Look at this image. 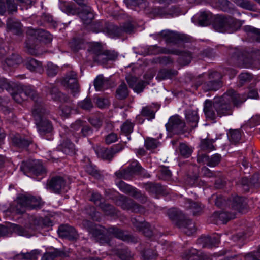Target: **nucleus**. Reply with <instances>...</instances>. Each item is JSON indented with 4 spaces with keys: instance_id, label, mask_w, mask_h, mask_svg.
Returning <instances> with one entry per match:
<instances>
[{
    "instance_id": "f257e3e1",
    "label": "nucleus",
    "mask_w": 260,
    "mask_h": 260,
    "mask_svg": "<svg viewBox=\"0 0 260 260\" xmlns=\"http://www.w3.org/2000/svg\"><path fill=\"white\" fill-rule=\"evenodd\" d=\"M233 111L232 104L224 99L223 95L215 96L213 101L206 100L204 103V112L206 118L211 120H215L217 116L232 115Z\"/></svg>"
},
{
    "instance_id": "f03ea898",
    "label": "nucleus",
    "mask_w": 260,
    "mask_h": 260,
    "mask_svg": "<svg viewBox=\"0 0 260 260\" xmlns=\"http://www.w3.org/2000/svg\"><path fill=\"white\" fill-rule=\"evenodd\" d=\"M60 7L63 12L67 14L79 15L85 25L91 24L94 18L90 7L82 1L78 2L76 4H68L66 1H61Z\"/></svg>"
},
{
    "instance_id": "7ed1b4c3",
    "label": "nucleus",
    "mask_w": 260,
    "mask_h": 260,
    "mask_svg": "<svg viewBox=\"0 0 260 260\" xmlns=\"http://www.w3.org/2000/svg\"><path fill=\"white\" fill-rule=\"evenodd\" d=\"M82 225L91 235V238L95 242L101 245H111L112 237L108 235L107 228L105 226L88 220H84Z\"/></svg>"
},
{
    "instance_id": "20e7f679",
    "label": "nucleus",
    "mask_w": 260,
    "mask_h": 260,
    "mask_svg": "<svg viewBox=\"0 0 260 260\" xmlns=\"http://www.w3.org/2000/svg\"><path fill=\"white\" fill-rule=\"evenodd\" d=\"M47 111L43 104L36 105L32 109V114L35 120L37 130L41 136L51 134L53 131L52 122L44 117Z\"/></svg>"
},
{
    "instance_id": "39448f33",
    "label": "nucleus",
    "mask_w": 260,
    "mask_h": 260,
    "mask_svg": "<svg viewBox=\"0 0 260 260\" xmlns=\"http://www.w3.org/2000/svg\"><path fill=\"white\" fill-rule=\"evenodd\" d=\"M242 25L241 21L231 16L221 15L215 16L212 23L214 29L220 32L236 31Z\"/></svg>"
},
{
    "instance_id": "423d86ee",
    "label": "nucleus",
    "mask_w": 260,
    "mask_h": 260,
    "mask_svg": "<svg viewBox=\"0 0 260 260\" xmlns=\"http://www.w3.org/2000/svg\"><path fill=\"white\" fill-rule=\"evenodd\" d=\"M11 94L14 100L18 103H21L23 101L30 98L34 101V108L36 105H40L42 103L41 99L39 96L36 91L30 86L18 84L17 87L13 91H12Z\"/></svg>"
},
{
    "instance_id": "0eeeda50",
    "label": "nucleus",
    "mask_w": 260,
    "mask_h": 260,
    "mask_svg": "<svg viewBox=\"0 0 260 260\" xmlns=\"http://www.w3.org/2000/svg\"><path fill=\"white\" fill-rule=\"evenodd\" d=\"M43 202L39 197L31 195H21L17 198V205L16 210L17 213L23 214L25 209H38L43 206Z\"/></svg>"
},
{
    "instance_id": "6e6552de",
    "label": "nucleus",
    "mask_w": 260,
    "mask_h": 260,
    "mask_svg": "<svg viewBox=\"0 0 260 260\" xmlns=\"http://www.w3.org/2000/svg\"><path fill=\"white\" fill-rule=\"evenodd\" d=\"M186 127V123L178 115L170 117L166 124L167 131L173 134H184L187 131Z\"/></svg>"
},
{
    "instance_id": "1a4fd4ad",
    "label": "nucleus",
    "mask_w": 260,
    "mask_h": 260,
    "mask_svg": "<svg viewBox=\"0 0 260 260\" xmlns=\"http://www.w3.org/2000/svg\"><path fill=\"white\" fill-rule=\"evenodd\" d=\"M222 75L217 71H212L208 74V81L203 84L202 88L205 91H216L222 86Z\"/></svg>"
},
{
    "instance_id": "9d476101",
    "label": "nucleus",
    "mask_w": 260,
    "mask_h": 260,
    "mask_svg": "<svg viewBox=\"0 0 260 260\" xmlns=\"http://www.w3.org/2000/svg\"><path fill=\"white\" fill-rule=\"evenodd\" d=\"M21 170L26 175L36 176H43L46 174V170L42 164L38 160H32L22 165Z\"/></svg>"
},
{
    "instance_id": "9b49d317",
    "label": "nucleus",
    "mask_w": 260,
    "mask_h": 260,
    "mask_svg": "<svg viewBox=\"0 0 260 260\" xmlns=\"http://www.w3.org/2000/svg\"><path fill=\"white\" fill-rule=\"evenodd\" d=\"M47 188L51 191L60 194L67 191V181L63 176L56 175L52 177L47 183Z\"/></svg>"
},
{
    "instance_id": "f8f14e48",
    "label": "nucleus",
    "mask_w": 260,
    "mask_h": 260,
    "mask_svg": "<svg viewBox=\"0 0 260 260\" xmlns=\"http://www.w3.org/2000/svg\"><path fill=\"white\" fill-rule=\"evenodd\" d=\"M157 36L165 39L167 43L178 44L189 41V38L186 35L169 30H162L157 34Z\"/></svg>"
},
{
    "instance_id": "ddd939ff",
    "label": "nucleus",
    "mask_w": 260,
    "mask_h": 260,
    "mask_svg": "<svg viewBox=\"0 0 260 260\" xmlns=\"http://www.w3.org/2000/svg\"><path fill=\"white\" fill-rule=\"evenodd\" d=\"M116 204L124 210H131L135 213H141L144 209L142 206L125 196H120L116 200Z\"/></svg>"
},
{
    "instance_id": "4468645a",
    "label": "nucleus",
    "mask_w": 260,
    "mask_h": 260,
    "mask_svg": "<svg viewBox=\"0 0 260 260\" xmlns=\"http://www.w3.org/2000/svg\"><path fill=\"white\" fill-rule=\"evenodd\" d=\"M77 74L74 71L67 73L61 81V84L71 90V92L75 95L79 92L80 86L78 82Z\"/></svg>"
},
{
    "instance_id": "2eb2a0df",
    "label": "nucleus",
    "mask_w": 260,
    "mask_h": 260,
    "mask_svg": "<svg viewBox=\"0 0 260 260\" xmlns=\"http://www.w3.org/2000/svg\"><path fill=\"white\" fill-rule=\"evenodd\" d=\"M52 225L51 220L48 218H42L32 216L29 219L27 228L32 233V232L46 226Z\"/></svg>"
},
{
    "instance_id": "dca6fc26",
    "label": "nucleus",
    "mask_w": 260,
    "mask_h": 260,
    "mask_svg": "<svg viewBox=\"0 0 260 260\" xmlns=\"http://www.w3.org/2000/svg\"><path fill=\"white\" fill-rule=\"evenodd\" d=\"M223 95L230 103L232 102L233 108L240 107L247 99L245 94H240L233 89L228 90Z\"/></svg>"
},
{
    "instance_id": "f3484780",
    "label": "nucleus",
    "mask_w": 260,
    "mask_h": 260,
    "mask_svg": "<svg viewBox=\"0 0 260 260\" xmlns=\"http://www.w3.org/2000/svg\"><path fill=\"white\" fill-rule=\"evenodd\" d=\"M57 232L60 237L66 238L71 241H76L79 237L76 229L68 224L60 225Z\"/></svg>"
},
{
    "instance_id": "a211bd4d",
    "label": "nucleus",
    "mask_w": 260,
    "mask_h": 260,
    "mask_svg": "<svg viewBox=\"0 0 260 260\" xmlns=\"http://www.w3.org/2000/svg\"><path fill=\"white\" fill-rule=\"evenodd\" d=\"M123 147L118 144L111 148L100 147L97 149L96 154L98 156L103 159L111 160L114 155L121 150Z\"/></svg>"
},
{
    "instance_id": "6ab92c4d",
    "label": "nucleus",
    "mask_w": 260,
    "mask_h": 260,
    "mask_svg": "<svg viewBox=\"0 0 260 260\" xmlns=\"http://www.w3.org/2000/svg\"><path fill=\"white\" fill-rule=\"evenodd\" d=\"M119 189L125 193L130 194L134 198L140 200L143 202H145L147 198L144 194L136 188L133 187L129 184H126L123 181H120L117 184Z\"/></svg>"
},
{
    "instance_id": "aec40b11",
    "label": "nucleus",
    "mask_w": 260,
    "mask_h": 260,
    "mask_svg": "<svg viewBox=\"0 0 260 260\" xmlns=\"http://www.w3.org/2000/svg\"><path fill=\"white\" fill-rule=\"evenodd\" d=\"M48 92L51 96V99L56 102H68L70 101V97L61 92L59 88L53 84H51L49 86H46Z\"/></svg>"
},
{
    "instance_id": "412c9836",
    "label": "nucleus",
    "mask_w": 260,
    "mask_h": 260,
    "mask_svg": "<svg viewBox=\"0 0 260 260\" xmlns=\"http://www.w3.org/2000/svg\"><path fill=\"white\" fill-rule=\"evenodd\" d=\"M27 34L36 39L37 41H42L45 43H50L52 40V35L48 31L42 29H29Z\"/></svg>"
},
{
    "instance_id": "4be33fe9",
    "label": "nucleus",
    "mask_w": 260,
    "mask_h": 260,
    "mask_svg": "<svg viewBox=\"0 0 260 260\" xmlns=\"http://www.w3.org/2000/svg\"><path fill=\"white\" fill-rule=\"evenodd\" d=\"M220 236L218 235L210 236H201L197 241V243L203 248L216 246L220 241Z\"/></svg>"
},
{
    "instance_id": "5701e85b",
    "label": "nucleus",
    "mask_w": 260,
    "mask_h": 260,
    "mask_svg": "<svg viewBox=\"0 0 260 260\" xmlns=\"http://www.w3.org/2000/svg\"><path fill=\"white\" fill-rule=\"evenodd\" d=\"M143 187L149 193L156 195L166 196L169 193L166 187L159 183L149 182L144 184Z\"/></svg>"
},
{
    "instance_id": "b1692460",
    "label": "nucleus",
    "mask_w": 260,
    "mask_h": 260,
    "mask_svg": "<svg viewBox=\"0 0 260 260\" xmlns=\"http://www.w3.org/2000/svg\"><path fill=\"white\" fill-rule=\"evenodd\" d=\"M211 218L215 223H218L219 221H221L222 223L226 224L229 220L235 218V214L226 211L215 212L212 214Z\"/></svg>"
},
{
    "instance_id": "393cba45",
    "label": "nucleus",
    "mask_w": 260,
    "mask_h": 260,
    "mask_svg": "<svg viewBox=\"0 0 260 260\" xmlns=\"http://www.w3.org/2000/svg\"><path fill=\"white\" fill-rule=\"evenodd\" d=\"M107 233L109 236L112 235L123 241H129L132 239V236L130 235L125 234L122 230L115 226L107 228Z\"/></svg>"
},
{
    "instance_id": "a878e982",
    "label": "nucleus",
    "mask_w": 260,
    "mask_h": 260,
    "mask_svg": "<svg viewBox=\"0 0 260 260\" xmlns=\"http://www.w3.org/2000/svg\"><path fill=\"white\" fill-rule=\"evenodd\" d=\"M178 227L187 236L193 234L197 230L194 223L191 220L186 219L185 217L184 219L179 223Z\"/></svg>"
},
{
    "instance_id": "bb28decb",
    "label": "nucleus",
    "mask_w": 260,
    "mask_h": 260,
    "mask_svg": "<svg viewBox=\"0 0 260 260\" xmlns=\"http://www.w3.org/2000/svg\"><path fill=\"white\" fill-rule=\"evenodd\" d=\"M131 173L134 175H141L143 177L149 178L150 175L145 170L137 160L132 161L128 166Z\"/></svg>"
},
{
    "instance_id": "cd10ccee",
    "label": "nucleus",
    "mask_w": 260,
    "mask_h": 260,
    "mask_svg": "<svg viewBox=\"0 0 260 260\" xmlns=\"http://www.w3.org/2000/svg\"><path fill=\"white\" fill-rule=\"evenodd\" d=\"M185 119L186 124L190 127V130L197 127L199 120V116L197 110H187L185 112Z\"/></svg>"
},
{
    "instance_id": "c85d7f7f",
    "label": "nucleus",
    "mask_w": 260,
    "mask_h": 260,
    "mask_svg": "<svg viewBox=\"0 0 260 260\" xmlns=\"http://www.w3.org/2000/svg\"><path fill=\"white\" fill-rule=\"evenodd\" d=\"M231 205L234 210L241 213L245 212L247 208L246 199L239 196L233 198Z\"/></svg>"
},
{
    "instance_id": "c756f323",
    "label": "nucleus",
    "mask_w": 260,
    "mask_h": 260,
    "mask_svg": "<svg viewBox=\"0 0 260 260\" xmlns=\"http://www.w3.org/2000/svg\"><path fill=\"white\" fill-rule=\"evenodd\" d=\"M148 52L149 54L152 55H157L159 54H179L180 53L179 50H170L168 48L161 47L157 45L150 46L148 49Z\"/></svg>"
},
{
    "instance_id": "7c9ffc66",
    "label": "nucleus",
    "mask_w": 260,
    "mask_h": 260,
    "mask_svg": "<svg viewBox=\"0 0 260 260\" xmlns=\"http://www.w3.org/2000/svg\"><path fill=\"white\" fill-rule=\"evenodd\" d=\"M103 31L111 37H118L122 34V29L112 23L105 22Z\"/></svg>"
},
{
    "instance_id": "2f4dec72",
    "label": "nucleus",
    "mask_w": 260,
    "mask_h": 260,
    "mask_svg": "<svg viewBox=\"0 0 260 260\" xmlns=\"http://www.w3.org/2000/svg\"><path fill=\"white\" fill-rule=\"evenodd\" d=\"M185 206L187 209L191 210L194 216L199 215L203 212L201 204L194 202L191 199H186L185 201Z\"/></svg>"
},
{
    "instance_id": "473e14b6",
    "label": "nucleus",
    "mask_w": 260,
    "mask_h": 260,
    "mask_svg": "<svg viewBox=\"0 0 260 260\" xmlns=\"http://www.w3.org/2000/svg\"><path fill=\"white\" fill-rule=\"evenodd\" d=\"M12 141L15 146L19 148L27 147L32 142V140L26 139L19 134L14 135Z\"/></svg>"
},
{
    "instance_id": "72a5a7b5",
    "label": "nucleus",
    "mask_w": 260,
    "mask_h": 260,
    "mask_svg": "<svg viewBox=\"0 0 260 260\" xmlns=\"http://www.w3.org/2000/svg\"><path fill=\"white\" fill-rule=\"evenodd\" d=\"M167 215L169 218L175 222L176 226H178L179 223H180L185 217L180 211L175 208H171L168 210Z\"/></svg>"
},
{
    "instance_id": "f704fd0d",
    "label": "nucleus",
    "mask_w": 260,
    "mask_h": 260,
    "mask_svg": "<svg viewBox=\"0 0 260 260\" xmlns=\"http://www.w3.org/2000/svg\"><path fill=\"white\" fill-rule=\"evenodd\" d=\"M213 15L210 12H201L198 18L197 23L199 26H206L211 24Z\"/></svg>"
},
{
    "instance_id": "c9c22d12",
    "label": "nucleus",
    "mask_w": 260,
    "mask_h": 260,
    "mask_svg": "<svg viewBox=\"0 0 260 260\" xmlns=\"http://www.w3.org/2000/svg\"><path fill=\"white\" fill-rule=\"evenodd\" d=\"M177 74L178 71L175 70L161 69L158 71L156 79L158 80L172 79Z\"/></svg>"
},
{
    "instance_id": "e433bc0d",
    "label": "nucleus",
    "mask_w": 260,
    "mask_h": 260,
    "mask_svg": "<svg viewBox=\"0 0 260 260\" xmlns=\"http://www.w3.org/2000/svg\"><path fill=\"white\" fill-rule=\"evenodd\" d=\"M7 27L14 34L19 35L22 33V24L18 21L12 18H9L7 21Z\"/></svg>"
},
{
    "instance_id": "4c0bfd02",
    "label": "nucleus",
    "mask_w": 260,
    "mask_h": 260,
    "mask_svg": "<svg viewBox=\"0 0 260 260\" xmlns=\"http://www.w3.org/2000/svg\"><path fill=\"white\" fill-rule=\"evenodd\" d=\"M14 1H0V15H4L7 10L11 13L16 12L17 10V6Z\"/></svg>"
},
{
    "instance_id": "58836bf2",
    "label": "nucleus",
    "mask_w": 260,
    "mask_h": 260,
    "mask_svg": "<svg viewBox=\"0 0 260 260\" xmlns=\"http://www.w3.org/2000/svg\"><path fill=\"white\" fill-rule=\"evenodd\" d=\"M37 41H35V39L30 36L29 38L26 40L25 42V47L27 52L32 55H37L38 54V45L37 43Z\"/></svg>"
},
{
    "instance_id": "ea45409f",
    "label": "nucleus",
    "mask_w": 260,
    "mask_h": 260,
    "mask_svg": "<svg viewBox=\"0 0 260 260\" xmlns=\"http://www.w3.org/2000/svg\"><path fill=\"white\" fill-rule=\"evenodd\" d=\"M25 65L31 71L39 72L42 70V62L31 57L26 59Z\"/></svg>"
},
{
    "instance_id": "a19ab883",
    "label": "nucleus",
    "mask_w": 260,
    "mask_h": 260,
    "mask_svg": "<svg viewBox=\"0 0 260 260\" xmlns=\"http://www.w3.org/2000/svg\"><path fill=\"white\" fill-rule=\"evenodd\" d=\"M129 95V91L127 85L124 82H122L117 87L115 96L119 100H124L126 99Z\"/></svg>"
},
{
    "instance_id": "79ce46f5",
    "label": "nucleus",
    "mask_w": 260,
    "mask_h": 260,
    "mask_svg": "<svg viewBox=\"0 0 260 260\" xmlns=\"http://www.w3.org/2000/svg\"><path fill=\"white\" fill-rule=\"evenodd\" d=\"M182 258L185 260H200L198 251L193 248L185 250L182 254Z\"/></svg>"
},
{
    "instance_id": "37998d69",
    "label": "nucleus",
    "mask_w": 260,
    "mask_h": 260,
    "mask_svg": "<svg viewBox=\"0 0 260 260\" xmlns=\"http://www.w3.org/2000/svg\"><path fill=\"white\" fill-rule=\"evenodd\" d=\"M116 255L121 260H134V254L127 247L117 249L116 250Z\"/></svg>"
},
{
    "instance_id": "c03bdc74",
    "label": "nucleus",
    "mask_w": 260,
    "mask_h": 260,
    "mask_svg": "<svg viewBox=\"0 0 260 260\" xmlns=\"http://www.w3.org/2000/svg\"><path fill=\"white\" fill-rule=\"evenodd\" d=\"M63 103L65 104L60 106V109L61 111L60 115L62 117L67 118L71 114L72 110H73L75 107V105L73 104L72 100L70 99L69 102Z\"/></svg>"
},
{
    "instance_id": "a18cd8bd",
    "label": "nucleus",
    "mask_w": 260,
    "mask_h": 260,
    "mask_svg": "<svg viewBox=\"0 0 260 260\" xmlns=\"http://www.w3.org/2000/svg\"><path fill=\"white\" fill-rule=\"evenodd\" d=\"M58 149L67 155L74 153V145L69 140L63 141L58 147Z\"/></svg>"
},
{
    "instance_id": "49530a36",
    "label": "nucleus",
    "mask_w": 260,
    "mask_h": 260,
    "mask_svg": "<svg viewBox=\"0 0 260 260\" xmlns=\"http://www.w3.org/2000/svg\"><path fill=\"white\" fill-rule=\"evenodd\" d=\"M243 64L246 68L260 69V60L252 57H245L243 60Z\"/></svg>"
},
{
    "instance_id": "de8ad7c7",
    "label": "nucleus",
    "mask_w": 260,
    "mask_h": 260,
    "mask_svg": "<svg viewBox=\"0 0 260 260\" xmlns=\"http://www.w3.org/2000/svg\"><path fill=\"white\" fill-rule=\"evenodd\" d=\"M5 63L9 67H15L22 62L21 57L18 54L12 53L5 59Z\"/></svg>"
},
{
    "instance_id": "09e8293b",
    "label": "nucleus",
    "mask_w": 260,
    "mask_h": 260,
    "mask_svg": "<svg viewBox=\"0 0 260 260\" xmlns=\"http://www.w3.org/2000/svg\"><path fill=\"white\" fill-rule=\"evenodd\" d=\"M230 141L234 144L238 143L241 139V131L240 129H230L228 133Z\"/></svg>"
},
{
    "instance_id": "8fccbe9b",
    "label": "nucleus",
    "mask_w": 260,
    "mask_h": 260,
    "mask_svg": "<svg viewBox=\"0 0 260 260\" xmlns=\"http://www.w3.org/2000/svg\"><path fill=\"white\" fill-rule=\"evenodd\" d=\"M18 85L15 83L8 82L6 79H0V91L6 89L11 93Z\"/></svg>"
},
{
    "instance_id": "3c124183",
    "label": "nucleus",
    "mask_w": 260,
    "mask_h": 260,
    "mask_svg": "<svg viewBox=\"0 0 260 260\" xmlns=\"http://www.w3.org/2000/svg\"><path fill=\"white\" fill-rule=\"evenodd\" d=\"M99 207L106 215L112 216L117 215L115 208L109 203L104 202Z\"/></svg>"
},
{
    "instance_id": "603ef678",
    "label": "nucleus",
    "mask_w": 260,
    "mask_h": 260,
    "mask_svg": "<svg viewBox=\"0 0 260 260\" xmlns=\"http://www.w3.org/2000/svg\"><path fill=\"white\" fill-rule=\"evenodd\" d=\"M179 51L180 53L177 54L180 56L178 58L179 62L183 66L188 64L190 62L192 58V55L190 52L188 51H180L179 50Z\"/></svg>"
},
{
    "instance_id": "864d4df0",
    "label": "nucleus",
    "mask_w": 260,
    "mask_h": 260,
    "mask_svg": "<svg viewBox=\"0 0 260 260\" xmlns=\"http://www.w3.org/2000/svg\"><path fill=\"white\" fill-rule=\"evenodd\" d=\"M141 256L143 260H151L156 256V253L154 250L148 247H146L141 251Z\"/></svg>"
},
{
    "instance_id": "5fc2aeb1",
    "label": "nucleus",
    "mask_w": 260,
    "mask_h": 260,
    "mask_svg": "<svg viewBox=\"0 0 260 260\" xmlns=\"http://www.w3.org/2000/svg\"><path fill=\"white\" fill-rule=\"evenodd\" d=\"M214 141L211 139H204L201 141L200 146L201 149L206 151H211L215 149V146L213 145Z\"/></svg>"
},
{
    "instance_id": "6e6d98bb",
    "label": "nucleus",
    "mask_w": 260,
    "mask_h": 260,
    "mask_svg": "<svg viewBox=\"0 0 260 260\" xmlns=\"http://www.w3.org/2000/svg\"><path fill=\"white\" fill-rule=\"evenodd\" d=\"M215 2V6L221 10L230 12L234 10V7L230 1H214Z\"/></svg>"
},
{
    "instance_id": "4d7b16f0",
    "label": "nucleus",
    "mask_w": 260,
    "mask_h": 260,
    "mask_svg": "<svg viewBox=\"0 0 260 260\" xmlns=\"http://www.w3.org/2000/svg\"><path fill=\"white\" fill-rule=\"evenodd\" d=\"M244 30L249 34V36L253 38V40L260 42V29L247 26L245 27Z\"/></svg>"
},
{
    "instance_id": "13d9d810",
    "label": "nucleus",
    "mask_w": 260,
    "mask_h": 260,
    "mask_svg": "<svg viewBox=\"0 0 260 260\" xmlns=\"http://www.w3.org/2000/svg\"><path fill=\"white\" fill-rule=\"evenodd\" d=\"M13 230L16 233L21 236L30 237L34 234L27 228V224L25 228L19 225H15L13 227Z\"/></svg>"
},
{
    "instance_id": "bf43d9fd",
    "label": "nucleus",
    "mask_w": 260,
    "mask_h": 260,
    "mask_svg": "<svg viewBox=\"0 0 260 260\" xmlns=\"http://www.w3.org/2000/svg\"><path fill=\"white\" fill-rule=\"evenodd\" d=\"M115 174L119 179L122 178L125 180H130L133 178L128 167L116 171Z\"/></svg>"
},
{
    "instance_id": "052dcab7",
    "label": "nucleus",
    "mask_w": 260,
    "mask_h": 260,
    "mask_svg": "<svg viewBox=\"0 0 260 260\" xmlns=\"http://www.w3.org/2000/svg\"><path fill=\"white\" fill-rule=\"evenodd\" d=\"M235 3L238 6L247 10L256 11L257 9L256 5L251 1H235Z\"/></svg>"
},
{
    "instance_id": "680f3d73",
    "label": "nucleus",
    "mask_w": 260,
    "mask_h": 260,
    "mask_svg": "<svg viewBox=\"0 0 260 260\" xmlns=\"http://www.w3.org/2000/svg\"><path fill=\"white\" fill-rule=\"evenodd\" d=\"M39 255H40V252L38 250H33L30 252L21 253L18 256H20L21 259L35 260L37 258Z\"/></svg>"
},
{
    "instance_id": "e2e57ef3",
    "label": "nucleus",
    "mask_w": 260,
    "mask_h": 260,
    "mask_svg": "<svg viewBox=\"0 0 260 260\" xmlns=\"http://www.w3.org/2000/svg\"><path fill=\"white\" fill-rule=\"evenodd\" d=\"M179 151L181 155L184 158L189 157L193 151L191 148L185 143H181L179 146Z\"/></svg>"
},
{
    "instance_id": "0e129e2a",
    "label": "nucleus",
    "mask_w": 260,
    "mask_h": 260,
    "mask_svg": "<svg viewBox=\"0 0 260 260\" xmlns=\"http://www.w3.org/2000/svg\"><path fill=\"white\" fill-rule=\"evenodd\" d=\"M238 78L239 85L241 87L243 85L251 82L253 79V76L248 73H242L239 75Z\"/></svg>"
},
{
    "instance_id": "69168bd1",
    "label": "nucleus",
    "mask_w": 260,
    "mask_h": 260,
    "mask_svg": "<svg viewBox=\"0 0 260 260\" xmlns=\"http://www.w3.org/2000/svg\"><path fill=\"white\" fill-rule=\"evenodd\" d=\"M108 81L104 79L103 75L98 76L94 81V85L96 90H101L104 87L106 83Z\"/></svg>"
},
{
    "instance_id": "338daca9",
    "label": "nucleus",
    "mask_w": 260,
    "mask_h": 260,
    "mask_svg": "<svg viewBox=\"0 0 260 260\" xmlns=\"http://www.w3.org/2000/svg\"><path fill=\"white\" fill-rule=\"evenodd\" d=\"M159 144V142L152 138H147L145 141L144 146L148 150L155 149Z\"/></svg>"
},
{
    "instance_id": "774afa93",
    "label": "nucleus",
    "mask_w": 260,
    "mask_h": 260,
    "mask_svg": "<svg viewBox=\"0 0 260 260\" xmlns=\"http://www.w3.org/2000/svg\"><path fill=\"white\" fill-rule=\"evenodd\" d=\"M134 124L128 120L126 121L121 126V131L126 136L129 135L133 130Z\"/></svg>"
}]
</instances>
